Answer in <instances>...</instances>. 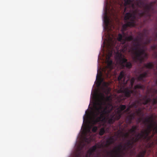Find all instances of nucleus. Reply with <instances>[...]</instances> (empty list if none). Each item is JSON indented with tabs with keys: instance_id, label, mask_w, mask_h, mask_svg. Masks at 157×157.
<instances>
[{
	"instance_id": "f257e3e1",
	"label": "nucleus",
	"mask_w": 157,
	"mask_h": 157,
	"mask_svg": "<svg viewBox=\"0 0 157 157\" xmlns=\"http://www.w3.org/2000/svg\"><path fill=\"white\" fill-rule=\"evenodd\" d=\"M124 12L130 11L126 13L124 19L126 23L122 27L123 33L128 27H135L137 21L142 17H150V12L154 10L156 1L151 2L149 4H145L143 0H124Z\"/></svg>"
},
{
	"instance_id": "f03ea898",
	"label": "nucleus",
	"mask_w": 157,
	"mask_h": 157,
	"mask_svg": "<svg viewBox=\"0 0 157 157\" xmlns=\"http://www.w3.org/2000/svg\"><path fill=\"white\" fill-rule=\"evenodd\" d=\"M106 104V100L104 94L100 93L98 96L97 100L94 106V110L92 113L93 118L91 124L93 125H96L98 122L102 121L105 119V116L107 117L108 123L110 124H113L116 120H118L121 118L122 112L126 108L125 105H121L119 108L112 113L109 115L112 108L108 109V106L104 105Z\"/></svg>"
},
{
	"instance_id": "7ed1b4c3",
	"label": "nucleus",
	"mask_w": 157,
	"mask_h": 157,
	"mask_svg": "<svg viewBox=\"0 0 157 157\" xmlns=\"http://www.w3.org/2000/svg\"><path fill=\"white\" fill-rule=\"evenodd\" d=\"M91 141V139L90 138H87L85 136L84 137L79 145L73 157H99L98 153H95L97 148L100 147L96 145L90 148L87 151L86 154L84 155L82 149L84 148L86 149L88 144ZM122 147L123 146L120 144L109 152H107V154L110 157H121V154L123 152V150H122Z\"/></svg>"
},
{
	"instance_id": "20e7f679",
	"label": "nucleus",
	"mask_w": 157,
	"mask_h": 157,
	"mask_svg": "<svg viewBox=\"0 0 157 157\" xmlns=\"http://www.w3.org/2000/svg\"><path fill=\"white\" fill-rule=\"evenodd\" d=\"M138 38V36H137V38L133 39L132 35L126 36L123 40L124 45L121 51L124 52L127 49L128 45L125 44L126 41L130 42L132 40V47L131 49L133 53V59L135 62L141 63L147 59L148 54L143 48H140L142 44L139 42Z\"/></svg>"
},
{
	"instance_id": "39448f33",
	"label": "nucleus",
	"mask_w": 157,
	"mask_h": 157,
	"mask_svg": "<svg viewBox=\"0 0 157 157\" xmlns=\"http://www.w3.org/2000/svg\"><path fill=\"white\" fill-rule=\"evenodd\" d=\"M137 89H144V86L140 84L135 85L134 86V90H129L128 88H125L123 90L125 97L127 98L130 97L131 94H132L137 99L134 101L132 104V106L137 108L139 106L141 105L142 104L146 105L150 103L151 101L150 98H147V95L144 97L142 99L140 98L142 96L140 94L135 90Z\"/></svg>"
},
{
	"instance_id": "423d86ee",
	"label": "nucleus",
	"mask_w": 157,
	"mask_h": 157,
	"mask_svg": "<svg viewBox=\"0 0 157 157\" xmlns=\"http://www.w3.org/2000/svg\"><path fill=\"white\" fill-rule=\"evenodd\" d=\"M117 63L122 67L130 69L132 67V65L129 62H128L125 56L121 53L118 52L116 57Z\"/></svg>"
},
{
	"instance_id": "0eeeda50",
	"label": "nucleus",
	"mask_w": 157,
	"mask_h": 157,
	"mask_svg": "<svg viewBox=\"0 0 157 157\" xmlns=\"http://www.w3.org/2000/svg\"><path fill=\"white\" fill-rule=\"evenodd\" d=\"M149 34L148 30L146 29H143L142 33H138V34L140 36V37L138 36V38L140 43L143 42V44L145 45L150 43L152 40L148 37V35Z\"/></svg>"
},
{
	"instance_id": "6e6552de",
	"label": "nucleus",
	"mask_w": 157,
	"mask_h": 157,
	"mask_svg": "<svg viewBox=\"0 0 157 157\" xmlns=\"http://www.w3.org/2000/svg\"><path fill=\"white\" fill-rule=\"evenodd\" d=\"M136 135L135 137H132L131 140H128L125 143V145L124 146L123 150L125 151L126 152L130 151L131 153L132 151V149L133 148L135 143L138 141H136Z\"/></svg>"
},
{
	"instance_id": "1a4fd4ad",
	"label": "nucleus",
	"mask_w": 157,
	"mask_h": 157,
	"mask_svg": "<svg viewBox=\"0 0 157 157\" xmlns=\"http://www.w3.org/2000/svg\"><path fill=\"white\" fill-rule=\"evenodd\" d=\"M136 113L139 117L143 116L144 115L142 109L139 108L136 109V113H132L126 117V122L127 123L129 124L132 123V120L135 118Z\"/></svg>"
},
{
	"instance_id": "9d476101",
	"label": "nucleus",
	"mask_w": 157,
	"mask_h": 157,
	"mask_svg": "<svg viewBox=\"0 0 157 157\" xmlns=\"http://www.w3.org/2000/svg\"><path fill=\"white\" fill-rule=\"evenodd\" d=\"M145 122L149 123L148 128L151 131L153 130L155 133H157V123L153 120V115L150 117L146 118Z\"/></svg>"
},
{
	"instance_id": "9b49d317",
	"label": "nucleus",
	"mask_w": 157,
	"mask_h": 157,
	"mask_svg": "<svg viewBox=\"0 0 157 157\" xmlns=\"http://www.w3.org/2000/svg\"><path fill=\"white\" fill-rule=\"evenodd\" d=\"M151 131V130L149 129L148 126L147 129L145 130L144 131H142L140 133L136 134V138L135 140L136 141H142V140L146 139Z\"/></svg>"
},
{
	"instance_id": "f8f14e48",
	"label": "nucleus",
	"mask_w": 157,
	"mask_h": 157,
	"mask_svg": "<svg viewBox=\"0 0 157 157\" xmlns=\"http://www.w3.org/2000/svg\"><path fill=\"white\" fill-rule=\"evenodd\" d=\"M129 78L128 77L127 79L125 80V77H124V71H121L118 77V80L119 81L124 85L127 84L129 80Z\"/></svg>"
},
{
	"instance_id": "ddd939ff",
	"label": "nucleus",
	"mask_w": 157,
	"mask_h": 157,
	"mask_svg": "<svg viewBox=\"0 0 157 157\" xmlns=\"http://www.w3.org/2000/svg\"><path fill=\"white\" fill-rule=\"evenodd\" d=\"M155 82L154 86L156 87L152 89V92L153 94L152 95V97L154 96L155 94H157V79L155 81ZM152 101L153 105L157 104V98H153Z\"/></svg>"
},
{
	"instance_id": "4468645a",
	"label": "nucleus",
	"mask_w": 157,
	"mask_h": 157,
	"mask_svg": "<svg viewBox=\"0 0 157 157\" xmlns=\"http://www.w3.org/2000/svg\"><path fill=\"white\" fill-rule=\"evenodd\" d=\"M149 70H147L143 73L140 74L137 78L138 80L142 82H144V78H145L148 76V74L149 73Z\"/></svg>"
},
{
	"instance_id": "2eb2a0df",
	"label": "nucleus",
	"mask_w": 157,
	"mask_h": 157,
	"mask_svg": "<svg viewBox=\"0 0 157 157\" xmlns=\"http://www.w3.org/2000/svg\"><path fill=\"white\" fill-rule=\"evenodd\" d=\"M117 138H115L114 136H112L106 140V147H108L110 145L114 144L117 140Z\"/></svg>"
},
{
	"instance_id": "dca6fc26",
	"label": "nucleus",
	"mask_w": 157,
	"mask_h": 157,
	"mask_svg": "<svg viewBox=\"0 0 157 157\" xmlns=\"http://www.w3.org/2000/svg\"><path fill=\"white\" fill-rule=\"evenodd\" d=\"M138 126L137 125H133L132 126L131 129L129 130L130 133L134 135L136 133V131L138 130Z\"/></svg>"
},
{
	"instance_id": "f3484780",
	"label": "nucleus",
	"mask_w": 157,
	"mask_h": 157,
	"mask_svg": "<svg viewBox=\"0 0 157 157\" xmlns=\"http://www.w3.org/2000/svg\"><path fill=\"white\" fill-rule=\"evenodd\" d=\"M154 64L152 62H149L147 63L144 64V67H143V69L144 67H145L149 69H154Z\"/></svg>"
},
{
	"instance_id": "a211bd4d",
	"label": "nucleus",
	"mask_w": 157,
	"mask_h": 157,
	"mask_svg": "<svg viewBox=\"0 0 157 157\" xmlns=\"http://www.w3.org/2000/svg\"><path fill=\"white\" fill-rule=\"evenodd\" d=\"M107 66L105 67V68L103 69V71H105V69H107L108 68L111 69L112 65V61L109 59H108L106 61Z\"/></svg>"
},
{
	"instance_id": "6ab92c4d",
	"label": "nucleus",
	"mask_w": 157,
	"mask_h": 157,
	"mask_svg": "<svg viewBox=\"0 0 157 157\" xmlns=\"http://www.w3.org/2000/svg\"><path fill=\"white\" fill-rule=\"evenodd\" d=\"M117 40L119 41L122 42V44L124 46V44L123 43V40H124V39H123V36L122 34L120 33L118 34Z\"/></svg>"
},
{
	"instance_id": "aec40b11",
	"label": "nucleus",
	"mask_w": 157,
	"mask_h": 157,
	"mask_svg": "<svg viewBox=\"0 0 157 157\" xmlns=\"http://www.w3.org/2000/svg\"><path fill=\"white\" fill-rule=\"evenodd\" d=\"M104 21L106 26H107L109 22V19L108 17L106 14L105 15L104 17Z\"/></svg>"
},
{
	"instance_id": "412c9836",
	"label": "nucleus",
	"mask_w": 157,
	"mask_h": 157,
	"mask_svg": "<svg viewBox=\"0 0 157 157\" xmlns=\"http://www.w3.org/2000/svg\"><path fill=\"white\" fill-rule=\"evenodd\" d=\"M146 153L145 151H143L140 152L139 154L138 157H144Z\"/></svg>"
},
{
	"instance_id": "4be33fe9",
	"label": "nucleus",
	"mask_w": 157,
	"mask_h": 157,
	"mask_svg": "<svg viewBox=\"0 0 157 157\" xmlns=\"http://www.w3.org/2000/svg\"><path fill=\"white\" fill-rule=\"evenodd\" d=\"M105 132V129L104 128H102L100 130L99 134L100 136L103 135Z\"/></svg>"
},
{
	"instance_id": "5701e85b",
	"label": "nucleus",
	"mask_w": 157,
	"mask_h": 157,
	"mask_svg": "<svg viewBox=\"0 0 157 157\" xmlns=\"http://www.w3.org/2000/svg\"><path fill=\"white\" fill-rule=\"evenodd\" d=\"M123 136L125 139H127L129 136V133L128 132H126L123 134Z\"/></svg>"
},
{
	"instance_id": "b1692460",
	"label": "nucleus",
	"mask_w": 157,
	"mask_h": 157,
	"mask_svg": "<svg viewBox=\"0 0 157 157\" xmlns=\"http://www.w3.org/2000/svg\"><path fill=\"white\" fill-rule=\"evenodd\" d=\"M135 78H131L130 81L131 84V88H132L133 87L134 83L135 81Z\"/></svg>"
},
{
	"instance_id": "393cba45",
	"label": "nucleus",
	"mask_w": 157,
	"mask_h": 157,
	"mask_svg": "<svg viewBox=\"0 0 157 157\" xmlns=\"http://www.w3.org/2000/svg\"><path fill=\"white\" fill-rule=\"evenodd\" d=\"M113 45V44L110 41H108L107 43L108 48H110Z\"/></svg>"
},
{
	"instance_id": "a878e982",
	"label": "nucleus",
	"mask_w": 157,
	"mask_h": 157,
	"mask_svg": "<svg viewBox=\"0 0 157 157\" xmlns=\"http://www.w3.org/2000/svg\"><path fill=\"white\" fill-rule=\"evenodd\" d=\"M98 130V128L97 126H94L92 128V131L94 132H96Z\"/></svg>"
},
{
	"instance_id": "bb28decb",
	"label": "nucleus",
	"mask_w": 157,
	"mask_h": 157,
	"mask_svg": "<svg viewBox=\"0 0 157 157\" xmlns=\"http://www.w3.org/2000/svg\"><path fill=\"white\" fill-rule=\"evenodd\" d=\"M101 76V72H100V75H99L98 74V73H97V76H96V79H98V78H100V77Z\"/></svg>"
},
{
	"instance_id": "cd10ccee",
	"label": "nucleus",
	"mask_w": 157,
	"mask_h": 157,
	"mask_svg": "<svg viewBox=\"0 0 157 157\" xmlns=\"http://www.w3.org/2000/svg\"><path fill=\"white\" fill-rule=\"evenodd\" d=\"M90 129H91V127H90L89 126L88 128H87V131H88V132H90Z\"/></svg>"
},
{
	"instance_id": "c85d7f7f",
	"label": "nucleus",
	"mask_w": 157,
	"mask_h": 157,
	"mask_svg": "<svg viewBox=\"0 0 157 157\" xmlns=\"http://www.w3.org/2000/svg\"><path fill=\"white\" fill-rule=\"evenodd\" d=\"M154 54L155 55V58H157V52H155L154 53Z\"/></svg>"
},
{
	"instance_id": "c756f323",
	"label": "nucleus",
	"mask_w": 157,
	"mask_h": 157,
	"mask_svg": "<svg viewBox=\"0 0 157 157\" xmlns=\"http://www.w3.org/2000/svg\"><path fill=\"white\" fill-rule=\"evenodd\" d=\"M130 110V108H128L126 109L125 111V112H128Z\"/></svg>"
},
{
	"instance_id": "7c9ffc66",
	"label": "nucleus",
	"mask_w": 157,
	"mask_h": 157,
	"mask_svg": "<svg viewBox=\"0 0 157 157\" xmlns=\"http://www.w3.org/2000/svg\"><path fill=\"white\" fill-rule=\"evenodd\" d=\"M112 2H113L114 3H115H115L113 2V0H110V3H111V4H112Z\"/></svg>"
},
{
	"instance_id": "2f4dec72",
	"label": "nucleus",
	"mask_w": 157,
	"mask_h": 157,
	"mask_svg": "<svg viewBox=\"0 0 157 157\" xmlns=\"http://www.w3.org/2000/svg\"><path fill=\"white\" fill-rule=\"evenodd\" d=\"M139 120V122H140V121L141 120V118H140L138 119Z\"/></svg>"
},
{
	"instance_id": "473e14b6",
	"label": "nucleus",
	"mask_w": 157,
	"mask_h": 157,
	"mask_svg": "<svg viewBox=\"0 0 157 157\" xmlns=\"http://www.w3.org/2000/svg\"><path fill=\"white\" fill-rule=\"evenodd\" d=\"M113 2H114V3L116 2V0H113Z\"/></svg>"
},
{
	"instance_id": "72a5a7b5",
	"label": "nucleus",
	"mask_w": 157,
	"mask_h": 157,
	"mask_svg": "<svg viewBox=\"0 0 157 157\" xmlns=\"http://www.w3.org/2000/svg\"><path fill=\"white\" fill-rule=\"evenodd\" d=\"M156 70H157V71H156L157 72H156V75H157V67H156Z\"/></svg>"
},
{
	"instance_id": "f704fd0d",
	"label": "nucleus",
	"mask_w": 157,
	"mask_h": 157,
	"mask_svg": "<svg viewBox=\"0 0 157 157\" xmlns=\"http://www.w3.org/2000/svg\"><path fill=\"white\" fill-rule=\"evenodd\" d=\"M104 73H105V74H107L106 72V71H104Z\"/></svg>"
}]
</instances>
